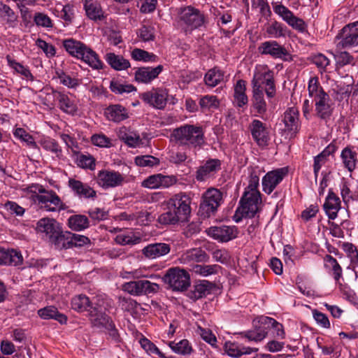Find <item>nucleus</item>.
Returning a JSON list of instances; mask_svg holds the SVG:
<instances>
[{
	"label": "nucleus",
	"mask_w": 358,
	"mask_h": 358,
	"mask_svg": "<svg viewBox=\"0 0 358 358\" xmlns=\"http://www.w3.org/2000/svg\"><path fill=\"white\" fill-rule=\"evenodd\" d=\"M22 256L15 250H6L0 248V265L17 266L22 263Z\"/></svg>",
	"instance_id": "nucleus-31"
},
{
	"label": "nucleus",
	"mask_w": 358,
	"mask_h": 358,
	"mask_svg": "<svg viewBox=\"0 0 358 358\" xmlns=\"http://www.w3.org/2000/svg\"><path fill=\"white\" fill-rule=\"evenodd\" d=\"M221 169V162L217 159L207 160L196 172V179L202 182L214 176Z\"/></svg>",
	"instance_id": "nucleus-19"
},
{
	"label": "nucleus",
	"mask_w": 358,
	"mask_h": 358,
	"mask_svg": "<svg viewBox=\"0 0 358 358\" xmlns=\"http://www.w3.org/2000/svg\"><path fill=\"white\" fill-rule=\"evenodd\" d=\"M169 347L174 352L182 355H189L192 352V345L187 339L181 340L178 343L171 342Z\"/></svg>",
	"instance_id": "nucleus-52"
},
{
	"label": "nucleus",
	"mask_w": 358,
	"mask_h": 358,
	"mask_svg": "<svg viewBox=\"0 0 358 358\" xmlns=\"http://www.w3.org/2000/svg\"><path fill=\"white\" fill-rule=\"evenodd\" d=\"M271 5L273 12L292 29L301 33L307 30V24L304 20L294 15L293 12L281 2L273 1Z\"/></svg>",
	"instance_id": "nucleus-7"
},
{
	"label": "nucleus",
	"mask_w": 358,
	"mask_h": 358,
	"mask_svg": "<svg viewBox=\"0 0 358 358\" xmlns=\"http://www.w3.org/2000/svg\"><path fill=\"white\" fill-rule=\"evenodd\" d=\"M262 203L260 192H245L240 201V207L236 213H241L243 217H252L259 210V206Z\"/></svg>",
	"instance_id": "nucleus-10"
},
{
	"label": "nucleus",
	"mask_w": 358,
	"mask_h": 358,
	"mask_svg": "<svg viewBox=\"0 0 358 358\" xmlns=\"http://www.w3.org/2000/svg\"><path fill=\"white\" fill-rule=\"evenodd\" d=\"M146 104L157 109H163L167 102L168 92L162 88H152L139 95Z\"/></svg>",
	"instance_id": "nucleus-15"
},
{
	"label": "nucleus",
	"mask_w": 358,
	"mask_h": 358,
	"mask_svg": "<svg viewBox=\"0 0 358 358\" xmlns=\"http://www.w3.org/2000/svg\"><path fill=\"white\" fill-rule=\"evenodd\" d=\"M105 303L101 296H96V302H93L94 306L89 309L88 316L94 327L98 329L111 328L113 326V322L110 317L105 313L106 309Z\"/></svg>",
	"instance_id": "nucleus-6"
},
{
	"label": "nucleus",
	"mask_w": 358,
	"mask_h": 358,
	"mask_svg": "<svg viewBox=\"0 0 358 358\" xmlns=\"http://www.w3.org/2000/svg\"><path fill=\"white\" fill-rule=\"evenodd\" d=\"M205 22L203 14L197 8L187 6L178 9L177 23L186 34L201 27Z\"/></svg>",
	"instance_id": "nucleus-3"
},
{
	"label": "nucleus",
	"mask_w": 358,
	"mask_h": 358,
	"mask_svg": "<svg viewBox=\"0 0 358 358\" xmlns=\"http://www.w3.org/2000/svg\"><path fill=\"white\" fill-rule=\"evenodd\" d=\"M107 63L114 69L117 71H122L128 69L130 66L129 60L124 59L120 55H117L115 53L109 52L105 56Z\"/></svg>",
	"instance_id": "nucleus-41"
},
{
	"label": "nucleus",
	"mask_w": 358,
	"mask_h": 358,
	"mask_svg": "<svg viewBox=\"0 0 358 358\" xmlns=\"http://www.w3.org/2000/svg\"><path fill=\"white\" fill-rule=\"evenodd\" d=\"M287 174V167H282L268 171L262 178V184L263 191L267 194H271Z\"/></svg>",
	"instance_id": "nucleus-16"
},
{
	"label": "nucleus",
	"mask_w": 358,
	"mask_h": 358,
	"mask_svg": "<svg viewBox=\"0 0 358 358\" xmlns=\"http://www.w3.org/2000/svg\"><path fill=\"white\" fill-rule=\"evenodd\" d=\"M38 314L43 320L53 319L60 324L66 322L67 317L62 313H59L57 308L53 306H46L38 310Z\"/></svg>",
	"instance_id": "nucleus-38"
},
{
	"label": "nucleus",
	"mask_w": 358,
	"mask_h": 358,
	"mask_svg": "<svg viewBox=\"0 0 358 358\" xmlns=\"http://www.w3.org/2000/svg\"><path fill=\"white\" fill-rule=\"evenodd\" d=\"M65 50L73 57L83 60L93 69H101L103 64L98 55L91 48L73 38L63 41Z\"/></svg>",
	"instance_id": "nucleus-1"
},
{
	"label": "nucleus",
	"mask_w": 358,
	"mask_h": 358,
	"mask_svg": "<svg viewBox=\"0 0 358 358\" xmlns=\"http://www.w3.org/2000/svg\"><path fill=\"white\" fill-rule=\"evenodd\" d=\"M173 291L186 290L190 285L189 274L182 269L170 268L162 278Z\"/></svg>",
	"instance_id": "nucleus-8"
},
{
	"label": "nucleus",
	"mask_w": 358,
	"mask_h": 358,
	"mask_svg": "<svg viewBox=\"0 0 358 358\" xmlns=\"http://www.w3.org/2000/svg\"><path fill=\"white\" fill-rule=\"evenodd\" d=\"M69 187L79 198L94 199L96 197V191L89 185L80 180L70 178L69 180Z\"/></svg>",
	"instance_id": "nucleus-24"
},
{
	"label": "nucleus",
	"mask_w": 358,
	"mask_h": 358,
	"mask_svg": "<svg viewBox=\"0 0 358 358\" xmlns=\"http://www.w3.org/2000/svg\"><path fill=\"white\" fill-rule=\"evenodd\" d=\"M105 115L108 120L120 122L129 117L127 109L119 104L110 105L105 110Z\"/></svg>",
	"instance_id": "nucleus-34"
},
{
	"label": "nucleus",
	"mask_w": 358,
	"mask_h": 358,
	"mask_svg": "<svg viewBox=\"0 0 358 358\" xmlns=\"http://www.w3.org/2000/svg\"><path fill=\"white\" fill-rule=\"evenodd\" d=\"M0 17L9 24H12L17 20V15L14 10L8 5L4 3L0 4Z\"/></svg>",
	"instance_id": "nucleus-61"
},
{
	"label": "nucleus",
	"mask_w": 358,
	"mask_h": 358,
	"mask_svg": "<svg viewBox=\"0 0 358 358\" xmlns=\"http://www.w3.org/2000/svg\"><path fill=\"white\" fill-rule=\"evenodd\" d=\"M124 292L134 296L157 293L159 289L158 284L147 280L130 281L122 285Z\"/></svg>",
	"instance_id": "nucleus-12"
},
{
	"label": "nucleus",
	"mask_w": 358,
	"mask_h": 358,
	"mask_svg": "<svg viewBox=\"0 0 358 358\" xmlns=\"http://www.w3.org/2000/svg\"><path fill=\"white\" fill-rule=\"evenodd\" d=\"M84 8L87 16L91 20H101L104 17L103 11L96 0H85Z\"/></svg>",
	"instance_id": "nucleus-36"
},
{
	"label": "nucleus",
	"mask_w": 358,
	"mask_h": 358,
	"mask_svg": "<svg viewBox=\"0 0 358 358\" xmlns=\"http://www.w3.org/2000/svg\"><path fill=\"white\" fill-rule=\"evenodd\" d=\"M299 110L294 107L288 108L284 113L283 122L285 129L292 134H296L299 129Z\"/></svg>",
	"instance_id": "nucleus-28"
},
{
	"label": "nucleus",
	"mask_w": 358,
	"mask_h": 358,
	"mask_svg": "<svg viewBox=\"0 0 358 358\" xmlns=\"http://www.w3.org/2000/svg\"><path fill=\"white\" fill-rule=\"evenodd\" d=\"M258 52L262 55H269L273 59L291 61L292 55L287 50L276 41H266L261 43L257 48Z\"/></svg>",
	"instance_id": "nucleus-11"
},
{
	"label": "nucleus",
	"mask_w": 358,
	"mask_h": 358,
	"mask_svg": "<svg viewBox=\"0 0 358 358\" xmlns=\"http://www.w3.org/2000/svg\"><path fill=\"white\" fill-rule=\"evenodd\" d=\"M116 242L118 244L125 245H136L139 243L141 241V238L138 236L135 235L134 233L130 232L127 234H120L116 236Z\"/></svg>",
	"instance_id": "nucleus-58"
},
{
	"label": "nucleus",
	"mask_w": 358,
	"mask_h": 358,
	"mask_svg": "<svg viewBox=\"0 0 358 358\" xmlns=\"http://www.w3.org/2000/svg\"><path fill=\"white\" fill-rule=\"evenodd\" d=\"M6 59L9 66L12 68L17 73L20 74L29 80H34V78L27 66H24L21 63H19L15 59H11L9 56H7Z\"/></svg>",
	"instance_id": "nucleus-48"
},
{
	"label": "nucleus",
	"mask_w": 358,
	"mask_h": 358,
	"mask_svg": "<svg viewBox=\"0 0 358 358\" xmlns=\"http://www.w3.org/2000/svg\"><path fill=\"white\" fill-rule=\"evenodd\" d=\"M252 106L259 114H264L266 111V103L264 98L263 90L252 89Z\"/></svg>",
	"instance_id": "nucleus-44"
},
{
	"label": "nucleus",
	"mask_w": 358,
	"mask_h": 358,
	"mask_svg": "<svg viewBox=\"0 0 358 358\" xmlns=\"http://www.w3.org/2000/svg\"><path fill=\"white\" fill-rule=\"evenodd\" d=\"M220 266L217 264L200 265L196 264L192 268V271L196 274L206 277L218 273Z\"/></svg>",
	"instance_id": "nucleus-54"
},
{
	"label": "nucleus",
	"mask_w": 358,
	"mask_h": 358,
	"mask_svg": "<svg viewBox=\"0 0 358 358\" xmlns=\"http://www.w3.org/2000/svg\"><path fill=\"white\" fill-rule=\"evenodd\" d=\"M225 350L227 355L231 357L238 358L243 355H250L258 351L257 348L243 346L237 343L227 342Z\"/></svg>",
	"instance_id": "nucleus-30"
},
{
	"label": "nucleus",
	"mask_w": 358,
	"mask_h": 358,
	"mask_svg": "<svg viewBox=\"0 0 358 358\" xmlns=\"http://www.w3.org/2000/svg\"><path fill=\"white\" fill-rule=\"evenodd\" d=\"M324 266L333 271L334 278L336 281H338L342 276V268L337 260L329 255H327L324 258Z\"/></svg>",
	"instance_id": "nucleus-49"
},
{
	"label": "nucleus",
	"mask_w": 358,
	"mask_h": 358,
	"mask_svg": "<svg viewBox=\"0 0 358 358\" xmlns=\"http://www.w3.org/2000/svg\"><path fill=\"white\" fill-rule=\"evenodd\" d=\"M131 55L134 60L143 61L146 62H155L157 59V57L155 55L139 48L134 49Z\"/></svg>",
	"instance_id": "nucleus-59"
},
{
	"label": "nucleus",
	"mask_w": 358,
	"mask_h": 358,
	"mask_svg": "<svg viewBox=\"0 0 358 358\" xmlns=\"http://www.w3.org/2000/svg\"><path fill=\"white\" fill-rule=\"evenodd\" d=\"M252 89L264 91L268 98H273L275 95V86L274 83L273 72L267 65H260L255 71L252 80Z\"/></svg>",
	"instance_id": "nucleus-5"
},
{
	"label": "nucleus",
	"mask_w": 358,
	"mask_h": 358,
	"mask_svg": "<svg viewBox=\"0 0 358 358\" xmlns=\"http://www.w3.org/2000/svg\"><path fill=\"white\" fill-rule=\"evenodd\" d=\"M34 23L38 27L47 29L53 27V22L51 18L45 13L42 12H36L33 17Z\"/></svg>",
	"instance_id": "nucleus-55"
},
{
	"label": "nucleus",
	"mask_w": 358,
	"mask_h": 358,
	"mask_svg": "<svg viewBox=\"0 0 358 358\" xmlns=\"http://www.w3.org/2000/svg\"><path fill=\"white\" fill-rule=\"evenodd\" d=\"M224 80L223 73L218 69H210L205 75L204 81L206 85L213 87L221 83Z\"/></svg>",
	"instance_id": "nucleus-46"
},
{
	"label": "nucleus",
	"mask_w": 358,
	"mask_h": 358,
	"mask_svg": "<svg viewBox=\"0 0 358 358\" xmlns=\"http://www.w3.org/2000/svg\"><path fill=\"white\" fill-rule=\"evenodd\" d=\"M342 249L346 253L350 260L352 265L355 266L358 264V250L352 243L345 242L342 244Z\"/></svg>",
	"instance_id": "nucleus-60"
},
{
	"label": "nucleus",
	"mask_w": 358,
	"mask_h": 358,
	"mask_svg": "<svg viewBox=\"0 0 358 358\" xmlns=\"http://www.w3.org/2000/svg\"><path fill=\"white\" fill-rule=\"evenodd\" d=\"M241 336L250 341L260 342L268 335L267 327L265 324H260L258 318L253 321V328L250 330L241 333Z\"/></svg>",
	"instance_id": "nucleus-26"
},
{
	"label": "nucleus",
	"mask_w": 358,
	"mask_h": 358,
	"mask_svg": "<svg viewBox=\"0 0 358 358\" xmlns=\"http://www.w3.org/2000/svg\"><path fill=\"white\" fill-rule=\"evenodd\" d=\"M171 250L170 245L164 243H150L142 249L143 255L149 259H155L163 257Z\"/></svg>",
	"instance_id": "nucleus-23"
},
{
	"label": "nucleus",
	"mask_w": 358,
	"mask_h": 358,
	"mask_svg": "<svg viewBox=\"0 0 358 358\" xmlns=\"http://www.w3.org/2000/svg\"><path fill=\"white\" fill-rule=\"evenodd\" d=\"M207 233L213 239L221 243H227L237 237L238 230L236 226L221 225L210 227Z\"/></svg>",
	"instance_id": "nucleus-18"
},
{
	"label": "nucleus",
	"mask_w": 358,
	"mask_h": 358,
	"mask_svg": "<svg viewBox=\"0 0 358 358\" xmlns=\"http://www.w3.org/2000/svg\"><path fill=\"white\" fill-rule=\"evenodd\" d=\"M68 224L71 229L79 231L89 227V220L85 215H76L69 218Z\"/></svg>",
	"instance_id": "nucleus-47"
},
{
	"label": "nucleus",
	"mask_w": 358,
	"mask_h": 358,
	"mask_svg": "<svg viewBox=\"0 0 358 358\" xmlns=\"http://www.w3.org/2000/svg\"><path fill=\"white\" fill-rule=\"evenodd\" d=\"M93 302H96V297L93 298V299L90 301L87 296L79 294L72 299L71 307L73 310L78 312L87 311L89 313L90 308L94 306Z\"/></svg>",
	"instance_id": "nucleus-39"
},
{
	"label": "nucleus",
	"mask_w": 358,
	"mask_h": 358,
	"mask_svg": "<svg viewBox=\"0 0 358 358\" xmlns=\"http://www.w3.org/2000/svg\"><path fill=\"white\" fill-rule=\"evenodd\" d=\"M176 182L173 176L155 174L145 179L141 185L149 189L166 188Z\"/></svg>",
	"instance_id": "nucleus-20"
},
{
	"label": "nucleus",
	"mask_w": 358,
	"mask_h": 358,
	"mask_svg": "<svg viewBox=\"0 0 358 358\" xmlns=\"http://www.w3.org/2000/svg\"><path fill=\"white\" fill-rule=\"evenodd\" d=\"M262 172V169L258 166L252 168L250 173L248 185L245 188V192H259L257 187L259 183V176Z\"/></svg>",
	"instance_id": "nucleus-43"
},
{
	"label": "nucleus",
	"mask_w": 358,
	"mask_h": 358,
	"mask_svg": "<svg viewBox=\"0 0 358 358\" xmlns=\"http://www.w3.org/2000/svg\"><path fill=\"white\" fill-rule=\"evenodd\" d=\"M181 259L185 264L203 262L208 261V256L203 250L200 248H196L187 250L182 255Z\"/></svg>",
	"instance_id": "nucleus-35"
},
{
	"label": "nucleus",
	"mask_w": 358,
	"mask_h": 358,
	"mask_svg": "<svg viewBox=\"0 0 358 358\" xmlns=\"http://www.w3.org/2000/svg\"><path fill=\"white\" fill-rule=\"evenodd\" d=\"M253 140L259 145L267 144L268 136L265 124L259 120H253L248 127Z\"/></svg>",
	"instance_id": "nucleus-22"
},
{
	"label": "nucleus",
	"mask_w": 358,
	"mask_h": 358,
	"mask_svg": "<svg viewBox=\"0 0 358 358\" xmlns=\"http://www.w3.org/2000/svg\"><path fill=\"white\" fill-rule=\"evenodd\" d=\"M77 165L81 168L94 169V159L90 155H84L77 152L73 155Z\"/></svg>",
	"instance_id": "nucleus-53"
},
{
	"label": "nucleus",
	"mask_w": 358,
	"mask_h": 358,
	"mask_svg": "<svg viewBox=\"0 0 358 358\" xmlns=\"http://www.w3.org/2000/svg\"><path fill=\"white\" fill-rule=\"evenodd\" d=\"M341 157L344 166L350 172L355 169L357 162V153L355 150L352 148L346 147L342 150Z\"/></svg>",
	"instance_id": "nucleus-40"
},
{
	"label": "nucleus",
	"mask_w": 358,
	"mask_h": 358,
	"mask_svg": "<svg viewBox=\"0 0 358 358\" xmlns=\"http://www.w3.org/2000/svg\"><path fill=\"white\" fill-rule=\"evenodd\" d=\"M41 145L43 149L55 154L58 158L62 155V150L58 143L52 138H44L41 141Z\"/></svg>",
	"instance_id": "nucleus-56"
},
{
	"label": "nucleus",
	"mask_w": 358,
	"mask_h": 358,
	"mask_svg": "<svg viewBox=\"0 0 358 358\" xmlns=\"http://www.w3.org/2000/svg\"><path fill=\"white\" fill-rule=\"evenodd\" d=\"M138 38L144 41H151L155 39V27L150 24H143L138 30Z\"/></svg>",
	"instance_id": "nucleus-57"
},
{
	"label": "nucleus",
	"mask_w": 358,
	"mask_h": 358,
	"mask_svg": "<svg viewBox=\"0 0 358 358\" xmlns=\"http://www.w3.org/2000/svg\"><path fill=\"white\" fill-rule=\"evenodd\" d=\"M315 113L318 117L322 120L329 119L332 115L333 106L331 100L327 93L314 99Z\"/></svg>",
	"instance_id": "nucleus-21"
},
{
	"label": "nucleus",
	"mask_w": 358,
	"mask_h": 358,
	"mask_svg": "<svg viewBox=\"0 0 358 358\" xmlns=\"http://www.w3.org/2000/svg\"><path fill=\"white\" fill-rule=\"evenodd\" d=\"M57 100L59 102V108L64 113L69 115H74L78 110L76 104L73 100H71L67 94L60 92L55 94Z\"/></svg>",
	"instance_id": "nucleus-37"
},
{
	"label": "nucleus",
	"mask_w": 358,
	"mask_h": 358,
	"mask_svg": "<svg viewBox=\"0 0 358 358\" xmlns=\"http://www.w3.org/2000/svg\"><path fill=\"white\" fill-rule=\"evenodd\" d=\"M163 70L162 65L152 67H141L138 69L135 73L136 81L143 83H149L155 79Z\"/></svg>",
	"instance_id": "nucleus-27"
},
{
	"label": "nucleus",
	"mask_w": 358,
	"mask_h": 358,
	"mask_svg": "<svg viewBox=\"0 0 358 358\" xmlns=\"http://www.w3.org/2000/svg\"><path fill=\"white\" fill-rule=\"evenodd\" d=\"M336 38L340 39L338 48H352L358 46V21L345 26Z\"/></svg>",
	"instance_id": "nucleus-13"
},
{
	"label": "nucleus",
	"mask_w": 358,
	"mask_h": 358,
	"mask_svg": "<svg viewBox=\"0 0 358 358\" xmlns=\"http://www.w3.org/2000/svg\"><path fill=\"white\" fill-rule=\"evenodd\" d=\"M323 208L329 219H336L341 208V201L340 199L331 190L326 198Z\"/></svg>",
	"instance_id": "nucleus-29"
},
{
	"label": "nucleus",
	"mask_w": 358,
	"mask_h": 358,
	"mask_svg": "<svg viewBox=\"0 0 358 358\" xmlns=\"http://www.w3.org/2000/svg\"><path fill=\"white\" fill-rule=\"evenodd\" d=\"M200 107L203 110H214L220 106V101L216 96L206 95L199 100Z\"/></svg>",
	"instance_id": "nucleus-51"
},
{
	"label": "nucleus",
	"mask_w": 358,
	"mask_h": 358,
	"mask_svg": "<svg viewBox=\"0 0 358 358\" xmlns=\"http://www.w3.org/2000/svg\"><path fill=\"white\" fill-rule=\"evenodd\" d=\"M287 27L281 22L274 20L266 26V32L268 36L273 38L285 37Z\"/></svg>",
	"instance_id": "nucleus-42"
},
{
	"label": "nucleus",
	"mask_w": 358,
	"mask_h": 358,
	"mask_svg": "<svg viewBox=\"0 0 358 358\" xmlns=\"http://www.w3.org/2000/svg\"><path fill=\"white\" fill-rule=\"evenodd\" d=\"M117 136L121 141L131 148H136L141 144L139 134L125 127L119 129Z\"/></svg>",
	"instance_id": "nucleus-33"
},
{
	"label": "nucleus",
	"mask_w": 358,
	"mask_h": 358,
	"mask_svg": "<svg viewBox=\"0 0 358 358\" xmlns=\"http://www.w3.org/2000/svg\"><path fill=\"white\" fill-rule=\"evenodd\" d=\"M61 229L59 224L55 220L48 217L40 219L36 224L38 231L45 234L50 241L58 234Z\"/></svg>",
	"instance_id": "nucleus-25"
},
{
	"label": "nucleus",
	"mask_w": 358,
	"mask_h": 358,
	"mask_svg": "<svg viewBox=\"0 0 358 358\" xmlns=\"http://www.w3.org/2000/svg\"><path fill=\"white\" fill-rule=\"evenodd\" d=\"M110 90L115 93L122 94L123 93H129L136 90V87L130 84H122L116 80H112L110 84Z\"/></svg>",
	"instance_id": "nucleus-62"
},
{
	"label": "nucleus",
	"mask_w": 358,
	"mask_h": 358,
	"mask_svg": "<svg viewBox=\"0 0 358 358\" xmlns=\"http://www.w3.org/2000/svg\"><path fill=\"white\" fill-rule=\"evenodd\" d=\"M170 210L176 212L181 222L185 221L190 214V199L183 194H178L171 198L167 203Z\"/></svg>",
	"instance_id": "nucleus-14"
},
{
	"label": "nucleus",
	"mask_w": 358,
	"mask_h": 358,
	"mask_svg": "<svg viewBox=\"0 0 358 358\" xmlns=\"http://www.w3.org/2000/svg\"><path fill=\"white\" fill-rule=\"evenodd\" d=\"M223 202L222 192L216 188L208 189L202 196L200 209L206 217L214 214Z\"/></svg>",
	"instance_id": "nucleus-9"
},
{
	"label": "nucleus",
	"mask_w": 358,
	"mask_h": 358,
	"mask_svg": "<svg viewBox=\"0 0 358 358\" xmlns=\"http://www.w3.org/2000/svg\"><path fill=\"white\" fill-rule=\"evenodd\" d=\"M30 191L38 193L34 199L41 209L48 212L65 209V205L55 192L47 191L43 186L38 185L30 187Z\"/></svg>",
	"instance_id": "nucleus-4"
},
{
	"label": "nucleus",
	"mask_w": 358,
	"mask_h": 358,
	"mask_svg": "<svg viewBox=\"0 0 358 358\" xmlns=\"http://www.w3.org/2000/svg\"><path fill=\"white\" fill-rule=\"evenodd\" d=\"M258 322L260 324H265L268 329H272V334L274 338L283 339L285 337V333L282 324L277 322L273 318L261 316L258 318Z\"/></svg>",
	"instance_id": "nucleus-32"
},
{
	"label": "nucleus",
	"mask_w": 358,
	"mask_h": 358,
	"mask_svg": "<svg viewBox=\"0 0 358 358\" xmlns=\"http://www.w3.org/2000/svg\"><path fill=\"white\" fill-rule=\"evenodd\" d=\"M135 163L138 166L152 167L159 164V159L151 155L137 156L135 157Z\"/></svg>",
	"instance_id": "nucleus-64"
},
{
	"label": "nucleus",
	"mask_w": 358,
	"mask_h": 358,
	"mask_svg": "<svg viewBox=\"0 0 358 358\" xmlns=\"http://www.w3.org/2000/svg\"><path fill=\"white\" fill-rule=\"evenodd\" d=\"M308 95L313 99H316L322 95V94H326L324 91L323 88L320 85L319 78L317 76L311 77L308 83Z\"/></svg>",
	"instance_id": "nucleus-50"
},
{
	"label": "nucleus",
	"mask_w": 358,
	"mask_h": 358,
	"mask_svg": "<svg viewBox=\"0 0 358 358\" xmlns=\"http://www.w3.org/2000/svg\"><path fill=\"white\" fill-rule=\"evenodd\" d=\"M170 138L176 144L187 147L196 148L204 143L202 129L191 124H185L173 129Z\"/></svg>",
	"instance_id": "nucleus-2"
},
{
	"label": "nucleus",
	"mask_w": 358,
	"mask_h": 358,
	"mask_svg": "<svg viewBox=\"0 0 358 358\" xmlns=\"http://www.w3.org/2000/svg\"><path fill=\"white\" fill-rule=\"evenodd\" d=\"M71 236V232L62 231V229H60L58 231V234L54 236L50 241L58 248H71V241H72Z\"/></svg>",
	"instance_id": "nucleus-45"
},
{
	"label": "nucleus",
	"mask_w": 358,
	"mask_h": 358,
	"mask_svg": "<svg viewBox=\"0 0 358 358\" xmlns=\"http://www.w3.org/2000/svg\"><path fill=\"white\" fill-rule=\"evenodd\" d=\"M124 182V176L117 171L101 170L97 173L96 182L105 189L121 186Z\"/></svg>",
	"instance_id": "nucleus-17"
},
{
	"label": "nucleus",
	"mask_w": 358,
	"mask_h": 358,
	"mask_svg": "<svg viewBox=\"0 0 358 358\" xmlns=\"http://www.w3.org/2000/svg\"><path fill=\"white\" fill-rule=\"evenodd\" d=\"M213 284L207 280H202L194 286V296L196 299L202 298L206 294L209 293Z\"/></svg>",
	"instance_id": "nucleus-63"
}]
</instances>
